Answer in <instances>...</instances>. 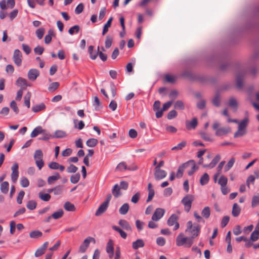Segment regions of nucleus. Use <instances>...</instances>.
<instances>
[{"mask_svg": "<svg viewBox=\"0 0 259 259\" xmlns=\"http://www.w3.org/2000/svg\"><path fill=\"white\" fill-rule=\"evenodd\" d=\"M193 237H184L183 233L178 235L176 238V245L178 246H184L186 247H190L193 243Z\"/></svg>", "mask_w": 259, "mask_h": 259, "instance_id": "1", "label": "nucleus"}, {"mask_svg": "<svg viewBox=\"0 0 259 259\" xmlns=\"http://www.w3.org/2000/svg\"><path fill=\"white\" fill-rule=\"evenodd\" d=\"M252 28L259 29V7L257 9L256 16L247 19L243 29L248 30Z\"/></svg>", "mask_w": 259, "mask_h": 259, "instance_id": "2", "label": "nucleus"}, {"mask_svg": "<svg viewBox=\"0 0 259 259\" xmlns=\"http://www.w3.org/2000/svg\"><path fill=\"white\" fill-rule=\"evenodd\" d=\"M213 128L215 131V135L221 137L227 134L231 131V128L229 126H220V123L215 122L213 125Z\"/></svg>", "mask_w": 259, "mask_h": 259, "instance_id": "3", "label": "nucleus"}, {"mask_svg": "<svg viewBox=\"0 0 259 259\" xmlns=\"http://www.w3.org/2000/svg\"><path fill=\"white\" fill-rule=\"evenodd\" d=\"M227 178L223 175L221 176L218 180H217L215 182L221 186V191L224 195H226L230 191L227 187Z\"/></svg>", "mask_w": 259, "mask_h": 259, "instance_id": "4", "label": "nucleus"}, {"mask_svg": "<svg viewBox=\"0 0 259 259\" xmlns=\"http://www.w3.org/2000/svg\"><path fill=\"white\" fill-rule=\"evenodd\" d=\"M33 157L35 159L36 166L39 169H41L44 165V162L42 160L43 153L42 151L40 149L36 150L35 151Z\"/></svg>", "mask_w": 259, "mask_h": 259, "instance_id": "5", "label": "nucleus"}, {"mask_svg": "<svg viewBox=\"0 0 259 259\" xmlns=\"http://www.w3.org/2000/svg\"><path fill=\"white\" fill-rule=\"evenodd\" d=\"M193 200V196L191 195H187L182 199L181 202L184 205L185 210L187 212L190 211Z\"/></svg>", "mask_w": 259, "mask_h": 259, "instance_id": "6", "label": "nucleus"}, {"mask_svg": "<svg viewBox=\"0 0 259 259\" xmlns=\"http://www.w3.org/2000/svg\"><path fill=\"white\" fill-rule=\"evenodd\" d=\"M246 71L245 70H239L236 76V85L238 89H241L243 86V79L246 74Z\"/></svg>", "mask_w": 259, "mask_h": 259, "instance_id": "7", "label": "nucleus"}, {"mask_svg": "<svg viewBox=\"0 0 259 259\" xmlns=\"http://www.w3.org/2000/svg\"><path fill=\"white\" fill-rule=\"evenodd\" d=\"M93 242L94 243H95L96 240L95 238L92 237H88L85 239L84 240L82 244L80 246L79 251L81 253L84 252L88 247L89 246L90 243Z\"/></svg>", "mask_w": 259, "mask_h": 259, "instance_id": "8", "label": "nucleus"}, {"mask_svg": "<svg viewBox=\"0 0 259 259\" xmlns=\"http://www.w3.org/2000/svg\"><path fill=\"white\" fill-rule=\"evenodd\" d=\"M22 55L20 51L18 49L15 50L14 51L13 60L15 64L17 66H21L22 61Z\"/></svg>", "mask_w": 259, "mask_h": 259, "instance_id": "9", "label": "nucleus"}, {"mask_svg": "<svg viewBox=\"0 0 259 259\" xmlns=\"http://www.w3.org/2000/svg\"><path fill=\"white\" fill-rule=\"evenodd\" d=\"M178 217L176 214H172L169 218L167 220V223L169 226L175 225L174 228V230H177L179 228V224L178 222Z\"/></svg>", "mask_w": 259, "mask_h": 259, "instance_id": "10", "label": "nucleus"}, {"mask_svg": "<svg viewBox=\"0 0 259 259\" xmlns=\"http://www.w3.org/2000/svg\"><path fill=\"white\" fill-rule=\"evenodd\" d=\"M219 61H220V68L222 71H225L226 70L229 66V63L228 62V56H222L219 58Z\"/></svg>", "mask_w": 259, "mask_h": 259, "instance_id": "11", "label": "nucleus"}, {"mask_svg": "<svg viewBox=\"0 0 259 259\" xmlns=\"http://www.w3.org/2000/svg\"><path fill=\"white\" fill-rule=\"evenodd\" d=\"M165 210L163 208H156L152 216V220L153 221H159L164 215Z\"/></svg>", "mask_w": 259, "mask_h": 259, "instance_id": "12", "label": "nucleus"}, {"mask_svg": "<svg viewBox=\"0 0 259 259\" xmlns=\"http://www.w3.org/2000/svg\"><path fill=\"white\" fill-rule=\"evenodd\" d=\"M40 72L38 70L34 68L30 69L27 73V77L30 80L34 81L39 76Z\"/></svg>", "mask_w": 259, "mask_h": 259, "instance_id": "13", "label": "nucleus"}, {"mask_svg": "<svg viewBox=\"0 0 259 259\" xmlns=\"http://www.w3.org/2000/svg\"><path fill=\"white\" fill-rule=\"evenodd\" d=\"M192 163V161H188L182 164L181 165L178 169L176 177L178 178H180L183 176V172L185 170V169L188 168V165L189 163Z\"/></svg>", "mask_w": 259, "mask_h": 259, "instance_id": "14", "label": "nucleus"}, {"mask_svg": "<svg viewBox=\"0 0 259 259\" xmlns=\"http://www.w3.org/2000/svg\"><path fill=\"white\" fill-rule=\"evenodd\" d=\"M12 172L11 174V179L13 182H16L19 176L18 164L15 163L11 167Z\"/></svg>", "mask_w": 259, "mask_h": 259, "instance_id": "15", "label": "nucleus"}, {"mask_svg": "<svg viewBox=\"0 0 259 259\" xmlns=\"http://www.w3.org/2000/svg\"><path fill=\"white\" fill-rule=\"evenodd\" d=\"M154 178L156 180L159 181L166 177L167 172L164 170H154Z\"/></svg>", "mask_w": 259, "mask_h": 259, "instance_id": "16", "label": "nucleus"}, {"mask_svg": "<svg viewBox=\"0 0 259 259\" xmlns=\"http://www.w3.org/2000/svg\"><path fill=\"white\" fill-rule=\"evenodd\" d=\"M137 169V166L127 167L126 163L124 162H121L119 163L116 167V169L119 171H123L127 169L130 170H135Z\"/></svg>", "mask_w": 259, "mask_h": 259, "instance_id": "17", "label": "nucleus"}, {"mask_svg": "<svg viewBox=\"0 0 259 259\" xmlns=\"http://www.w3.org/2000/svg\"><path fill=\"white\" fill-rule=\"evenodd\" d=\"M106 252L108 254L109 257L111 258L114 255V248L113 241L110 240L107 243L106 246Z\"/></svg>", "mask_w": 259, "mask_h": 259, "instance_id": "18", "label": "nucleus"}, {"mask_svg": "<svg viewBox=\"0 0 259 259\" xmlns=\"http://www.w3.org/2000/svg\"><path fill=\"white\" fill-rule=\"evenodd\" d=\"M108 205L104 202H103L98 207V209L95 212L96 216H100L103 214L107 209Z\"/></svg>", "mask_w": 259, "mask_h": 259, "instance_id": "19", "label": "nucleus"}, {"mask_svg": "<svg viewBox=\"0 0 259 259\" xmlns=\"http://www.w3.org/2000/svg\"><path fill=\"white\" fill-rule=\"evenodd\" d=\"M118 224L124 230L132 231V228L129 223L125 220H120Z\"/></svg>", "mask_w": 259, "mask_h": 259, "instance_id": "20", "label": "nucleus"}, {"mask_svg": "<svg viewBox=\"0 0 259 259\" xmlns=\"http://www.w3.org/2000/svg\"><path fill=\"white\" fill-rule=\"evenodd\" d=\"M228 104L230 108L234 109V112L237 110L238 108V102L235 98L233 97H231L229 100Z\"/></svg>", "mask_w": 259, "mask_h": 259, "instance_id": "21", "label": "nucleus"}, {"mask_svg": "<svg viewBox=\"0 0 259 259\" xmlns=\"http://www.w3.org/2000/svg\"><path fill=\"white\" fill-rule=\"evenodd\" d=\"M145 243L144 241L141 239H138L132 243V247L135 250H137L139 248L144 247Z\"/></svg>", "mask_w": 259, "mask_h": 259, "instance_id": "22", "label": "nucleus"}, {"mask_svg": "<svg viewBox=\"0 0 259 259\" xmlns=\"http://www.w3.org/2000/svg\"><path fill=\"white\" fill-rule=\"evenodd\" d=\"M197 119L196 118H194L191 121H186V126L188 130L195 129L197 125Z\"/></svg>", "mask_w": 259, "mask_h": 259, "instance_id": "23", "label": "nucleus"}, {"mask_svg": "<svg viewBox=\"0 0 259 259\" xmlns=\"http://www.w3.org/2000/svg\"><path fill=\"white\" fill-rule=\"evenodd\" d=\"M99 47L97 48V51L96 52H94V46H90L89 47L88 52L90 54V57L92 60H95L98 56V51H99Z\"/></svg>", "mask_w": 259, "mask_h": 259, "instance_id": "24", "label": "nucleus"}, {"mask_svg": "<svg viewBox=\"0 0 259 259\" xmlns=\"http://www.w3.org/2000/svg\"><path fill=\"white\" fill-rule=\"evenodd\" d=\"M44 132V130L42 129V127L41 126H37L32 131L30 134V137L31 138H35L39 134H41Z\"/></svg>", "mask_w": 259, "mask_h": 259, "instance_id": "25", "label": "nucleus"}, {"mask_svg": "<svg viewBox=\"0 0 259 259\" xmlns=\"http://www.w3.org/2000/svg\"><path fill=\"white\" fill-rule=\"evenodd\" d=\"M225 163V161H221L218 165L217 168V172L213 176V180L214 182H217V178L220 176L222 172V168Z\"/></svg>", "mask_w": 259, "mask_h": 259, "instance_id": "26", "label": "nucleus"}, {"mask_svg": "<svg viewBox=\"0 0 259 259\" xmlns=\"http://www.w3.org/2000/svg\"><path fill=\"white\" fill-rule=\"evenodd\" d=\"M46 109V105L44 103H41L39 104L35 105L32 107V110L35 112L37 113L40 111H42Z\"/></svg>", "mask_w": 259, "mask_h": 259, "instance_id": "27", "label": "nucleus"}, {"mask_svg": "<svg viewBox=\"0 0 259 259\" xmlns=\"http://www.w3.org/2000/svg\"><path fill=\"white\" fill-rule=\"evenodd\" d=\"M9 184L7 181L3 182L1 185V191L3 194H7L9 191Z\"/></svg>", "mask_w": 259, "mask_h": 259, "instance_id": "28", "label": "nucleus"}, {"mask_svg": "<svg viewBox=\"0 0 259 259\" xmlns=\"http://www.w3.org/2000/svg\"><path fill=\"white\" fill-rule=\"evenodd\" d=\"M189 161H191L192 162H191L188 165V168H190L191 169L188 171V174L189 176H191L196 170L198 169V167L196 166L195 162L193 160H190Z\"/></svg>", "mask_w": 259, "mask_h": 259, "instance_id": "29", "label": "nucleus"}, {"mask_svg": "<svg viewBox=\"0 0 259 259\" xmlns=\"http://www.w3.org/2000/svg\"><path fill=\"white\" fill-rule=\"evenodd\" d=\"M60 178V175L58 172H56L54 175L50 176L48 178V183L49 184H53L55 181L59 180Z\"/></svg>", "mask_w": 259, "mask_h": 259, "instance_id": "30", "label": "nucleus"}, {"mask_svg": "<svg viewBox=\"0 0 259 259\" xmlns=\"http://www.w3.org/2000/svg\"><path fill=\"white\" fill-rule=\"evenodd\" d=\"M213 104L216 107H219L221 104V96L219 92H217L212 100Z\"/></svg>", "mask_w": 259, "mask_h": 259, "instance_id": "31", "label": "nucleus"}, {"mask_svg": "<svg viewBox=\"0 0 259 259\" xmlns=\"http://www.w3.org/2000/svg\"><path fill=\"white\" fill-rule=\"evenodd\" d=\"M120 190V188L118 184H116L114 186L112 190V193L115 197L117 198L121 195Z\"/></svg>", "mask_w": 259, "mask_h": 259, "instance_id": "32", "label": "nucleus"}, {"mask_svg": "<svg viewBox=\"0 0 259 259\" xmlns=\"http://www.w3.org/2000/svg\"><path fill=\"white\" fill-rule=\"evenodd\" d=\"M16 84L18 86L22 87V86H25L27 87L29 85L27 84V81L26 79L21 77H19L16 81Z\"/></svg>", "mask_w": 259, "mask_h": 259, "instance_id": "33", "label": "nucleus"}, {"mask_svg": "<svg viewBox=\"0 0 259 259\" xmlns=\"http://www.w3.org/2000/svg\"><path fill=\"white\" fill-rule=\"evenodd\" d=\"M129 209V205L128 203H124L119 208V212L121 214L124 215L126 214Z\"/></svg>", "mask_w": 259, "mask_h": 259, "instance_id": "34", "label": "nucleus"}, {"mask_svg": "<svg viewBox=\"0 0 259 259\" xmlns=\"http://www.w3.org/2000/svg\"><path fill=\"white\" fill-rule=\"evenodd\" d=\"M66 136V133L61 130H57L55 132L54 135H52V138H62Z\"/></svg>", "mask_w": 259, "mask_h": 259, "instance_id": "35", "label": "nucleus"}, {"mask_svg": "<svg viewBox=\"0 0 259 259\" xmlns=\"http://www.w3.org/2000/svg\"><path fill=\"white\" fill-rule=\"evenodd\" d=\"M240 212V208L237 203H234L232 209V215L235 217H238Z\"/></svg>", "mask_w": 259, "mask_h": 259, "instance_id": "36", "label": "nucleus"}, {"mask_svg": "<svg viewBox=\"0 0 259 259\" xmlns=\"http://www.w3.org/2000/svg\"><path fill=\"white\" fill-rule=\"evenodd\" d=\"M188 232H189L191 234V237H193V239L198 235L199 232V228L198 226H194L192 227V229L190 230H189Z\"/></svg>", "mask_w": 259, "mask_h": 259, "instance_id": "37", "label": "nucleus"}, {"mask_svg": "<svg viewBox=\"0 0 259 259\" xmlns=\"http://www.w3.org/2000/svg\"><path fill=\"white\" fill-rule=\"evenodd\" d=\"M112 20L113 18L110 17L108 20V21L106 22V23L104 25L102 31V34L103 35H105L108 32V28L111 26Z\"/></svg>", "mask_w": 259, "mask_h": 259, "instance_id": "38", "label": "nucleus"}, {"mask_svg": "<svg viewBox=\"0 0 259 259\" xmlns=\"http://www.w3.org/2000/svg\"><path fill=\"white\" fill-rule=\"evenodd\" d=\"M209 180V176L207 173L204 174L200 179V183L201 185H206Z\"/></svg>", "mask_w": 259, "mask_h": 259, "instance_id": "39", "label": "nucleus"}, {"mask_svg": "<svg viewBox=\"0 0 259 259\" xmlns=\"http://www.w3.org/2000/svg\"><path fill=\"white\" fill-rule=\"evenodd\" d=\"M38 197L44 201H49L51 199V195L49 193H44L41 192L38 193Z\"/></svg>", "mask_w": 259, "mask_h": 259, "instance_id": "40", "label": "nucleus"}, {"mask_svg": "<svg viewBox=\"0 0 259 259\" xmlns=\"http://www.w3.org/2000/svg\"><path fill=\"white\" fill-rule=\"evenodd\" d=\"M235 162V159L234 157H232L230 159V160L228 162L226 166L224 168L225 171H228L233 166L234 163Z\"/></svg>", "mask_w": 259, "mask_h": 259, "instance_id": "41", "label": "nucleus"}, {"mask_svg": "<svg viewBox=\"0 0 259 259\" xmlns=\"http://www.w3.org/2000/svg\"><path fill=\"white\" fill-rule=\"evenodd\" d=\"M174 108L176 109L183 110L185 109V105L183 101L178 100L174 104Z\"/></svg>", "mask_w": 259, "mask_h": 259, "instance_id": "42", "label": "nucleus"}, {"mask_svg": "<svg viewBox=\"0 0 259 259\" xmlns=\"http://www.w3.org/2000/svg\"><path fill=\"white\" fill-rule=\"evenodd\" d=\"M210 214V209L208 206L205 207L201 212V215L205 219H208Z\"/></svg>", "mask_w": 259, "mask_h": 259, "instance_id": "43", "label": "nucleus"}, {"mask_svg": "<svg viewBox=\"0 0 259 259\" xmlns=\"http://www.w3.org/2000/svg\"><path fill=\"white\" fill-rule=\"evenodd\" d=\"M112 229L118 232L120 234V236L122 238L125 239L126 238L127 234L124 231H123L121 229L119 228L118 227L113 226L112 227Z\"/></svg>", "mask_w": 259, "mask_h": 259, "instance_id": "44", "label": "nucleus"}, {"mask_svg": "<svg viewBox=\"0 0 259 259\" xmlns=\"http://www.w3.org/2000/svg\"><path fill=\"white\" fill-rule=\"evenodd\" d=\"M98 144V140L94 138L89 139L86 142L87 145L89 147H94Z\"/></svg>", "mask_w": 259, "mask_h": 259, "instance_id": "45", "label": "nucleus"}, {"mask_svg": "<svg viewBox=\"0 0 259 259\" xmlns=\"http://www.w3.org/2000/svg\"><path fill=\"white\" fill-rule=\"evenodd\" d=\"M248 121L249 120L248 118H245L244 119H243L242 120L239 122L238 128L245 130V127L247 125Z\"/></svg>", "mask_w": 259, "mask_h": 259, "instance_id": "46", "label": "nucleus"}, {"mask_svg": "<svg viewBox=\"0 0 259 259\" xmlns=\"http://www.w3.org/2000/svg\"><path fill=\"white\" fill-rule=\"evenodd\" d=\"M41 134L43 135V137L39 138V140H40L47 141L51 138H52V135H51L49 132L45 130H44V132L42 133Z\"/></svg>", "mask_w": 259, "mask_h": 259, "instance_id": "47", "label": "nucleus"}, {"mask_svg": "<svg viewBox=\"0 0 259 259\" xmlns=\"http://www.w3.org/2000/svg\"><path fill=\"white\" fill-rule=\"evenodd\" d=\"M259 238V230L255 229L251 234L250 240L252 242L256 241Z\"/></svg>", "mask_w": 259, "mask_h": 259, "instance_id": "48", "label": "nucleus"}, {"mask_svg": "<svg viewBox=\"0 0 259 259\" xmlns=\"http://www.w3.org/2000/svg\"><path fill=\"white\" fill-rule=\"evenodd\" d=\"M64 208L65 210L70 211H74L75 209L74 205L69 202H66L65 203Z\"/></svg>", "mask_w": 259, "mask_h": 259, "instance_id": "49", "label": "nucleus"}, {"mask_svg": "<svg viewBox=\"0 0 259 259\" xmlns=\"http://www.w3.org/2000/svg\"><path fill=\"white\" fill-rule=\"evenodd\" d=\"M80 175L79 173H76L75 175H72L70 177V182L72 184H76L80 180Z\"/></svg>", "mask_w": 259, "mask_h": 259, "instance_id": "50", "label": "nucleus"}, {"mask_svg": "<svg viewBox=\"0 0 259 259\" xmlns=\"http://www.w3.org/2000/svg\"><path fill=\"white\" fill-rule=\"evenodd\" d=\"M259 205V194L253 196L251 201V206L255 207Z\"/></svg>", "mask_w": 259, "mask_h": 259, "instance_id": "51", "label": "nucleus"}, {"mask_svg": "<svg viewBox=\"0 0 259 259\" xmlns=\"http://www.w3.org/2000/svg\"><path fill=\"white\" fill-rule=\"evenodd\" d=\"M45 32V29L44 28H40L37 29L35 31V34L37 37L39 39H41Z\"/></svg>", "mask_w": 259, "mask_h": 259, "instance_id": "52", "label": "nucleus"}, {"mask_svg": "<svg viewBox=\"0 0 259 259\" xmlns=\"http://www.w3.org/2000/svg\"><path fill=\"white\" fill-rule=\"evenodd\" d=\"M31 97V93L28 92L24 96V105L27 107L28 108H30V99Z\"/></svg>", "mask_w": 259, "mask_h": 259, "instance_id": "53", "label": "nucleus"}, {"mask_svg": "<svg viewBox=\"0 0 259 259\" xmlns=\"http://www.w3.org/2000/svg\"><path fill=\"white\" fill-rule=\"evenodd\" d=\"M187 144L186 142L185 141H182L179 144H178L177 146L172 147L171 148V150H182L184 147L186 146Z\"/></svg>", "mask_w": 259, "mask_h": 259, "instance_id": "54", "label": "nucleus"}, {"mask_svg": "<svg viewBox=\"0 0 259 259\" xmlns=\"http://www.w3.org/2000/svg\"><path fill=\"white\" fill-rule=\"evenodd\" d=\"M63 211L62 209H60L58 211H57L55 212H54L52 214V217L54 219H58L61 218L63 216Z\"/></svg>", "mask_w": 259, "mask_h": 259, "instance_id": "55", "label": "nucleus"}, {"mask_svg": "<svg viewBox=\"0 0 259 259\" xmlns=\"http://www.w3.org/2000/svg\"><path fill=\"white\" fill-rule=\"evenodd\" d=\"M29 236L32 238H37L42 236V233L38 230L33 231L30 233Z\"/></svg>", "mask_w": 259, "mask_h": 259, "instance_id": "56", "label": "nucleus"}, {"mask_svg": "<svg viewBox=\"0 0 259 259\" xmlns=\"http://www.w3.org/2000/svg\"><path fill=\"white\" fill-rule=\"evenodd\" d=\"M93 106L95 107L96 110H99L101 108L100 100L97 96L94 98Z\"/></svg>", "mask_w": 259, "mask_h": 259, "instance_id": "57", "label": "nucleus"}, {"mask_svg": "<svg viewBox=\"0 0 259 259\" xmlns=\"http://www.w3.org/2000/svg\"><path fill=\"white\" fill-rule=\"evenodd\" d=\"M36 202L34 200H30L27 202L26 207L30 210H33L36 207Z\"/></svg>", "mask_w": 259, "mask_h": 259, "instance_id": "58", "label": "nucleus"}, {"mask_svg": "<svg viewBox=\"0 0 259 259\" xmlns=\"http://www.w3.org/2000/svg\"><path fill=\"white\" fill-rule=\"evenodd\" d=\"M79 31V26L77 25H74L71 28L68 30V32L70 34L73 35L75 32L77 33Z\"/></svg>", "mask_w": 259, "mask_h": 259, "instance_id": "59", "label": "nucleus"}, {"mask_svg": "<svg viewBox=\"0 0 259 259\" xmlns=\"http://www.w3.org/2000/svg\"><path fill=\"white\" fill-rule=\"evenodd\" d=\"M59 83L58 82H54L50 84L48 88V90L50 92H53L57 90L59 87Z\"/></svg>", "mask_w": 259, "mask_h": 259, "instance_id": "60", "label": "nucleus"}, {"mask_svg": "<svg viewBox=\"0 0 259 259\" xmlns=\"http://www.w3.org/2000/svg\"><path fill=\"white\" fill-rule=\"evenodd\" d=\"M20 184L22 187L26 188L29 185V182L27 178L26 177H22L21 179Z\"/></svg>", "mask_w": 259, "mask_h": 259, "instance_id": "61", "label": "nucleus"}, {"mask_svg": "<svg viewBox=\"0 0 259 259\" xmlns=\"http://www.w3.org/2000/svg\"><path fill=\"white\" fill-rule=\"evenodd\" d=\"M78 170V168L73 164H70L67 168V171L68 173H75Z\"/></svg>", "mask_w": 259, "mask_h": 259, "instance_id": "62", "label": "nucleus"}, {"mask_svg": "<svg viewBox=\"0 0 259 259\" xmlns=\"http://www.w3.org/2000/svg\"><path fill=\"white\" fill-rule=\"evenodd\" d=\"M53 193L55 195H60L62 192V186H57L53 188Z\"/></svg>", "mask_w": 259, "mask_h": 259, "instance_id": "63", "label": "nucleus"}, {"mask_svg": "<svg viewBox=\"0 0 259 259\" xmlns=\"http://www.w3.org/2000/svg\"><path fill=\"white\" fill-rule=\"evenodd\" d=\"M44 51V48L40 46H37L34 49V53L39 55H41Z\"/></svg>", "mask_w": 259, "mask_h": 259, "instance_id": "64", "label": "nucleus"}]
</instances>
